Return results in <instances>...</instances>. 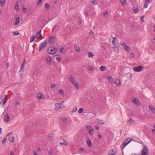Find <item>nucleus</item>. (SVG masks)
I'll use <instances>...</instances> for the list:
<instances>
[{
	"instance_id": "f257e3e1",
	"label": "nucleus",
	"mask_w": 155,
	"mask_h": 155,
	"mask_svg": "<svg viewBox=\"0 0 155 155\" xmlns=\"http://www.w3.org/2000/svg\"><path fill=\"white\" fill-rule=\"evenodd\" d=\"M7 100V98L6 95H3L0 98V104L2 107L6 103Z\"/></svg>"
},
{
	"instance_id": "f03ea898",
	"label": "nucleus",
	"mask_w": 155,
	"mask_h": 155,
	"mask_svg": "<svg viewBox=\"0 0 155 155\" xmlns=\"http://www.w3.org/2000/svg\"><path fill=\"white\" fill-rule=\"evenodd\" d=\"M47 45V41L46 40L42 42L39 45V50L40 51L43 49L45 48Z\"/></svg>"
},
{
	"instance_id": "7ed1b4c3",
	"label": "nucleus",
	"mask_w": 155,
	"mask_h": 155,
	"mask_svg": "<svg viewBox=\"0 0 155 155\" xmlns=\"http://www.w3.org/2000/svg\"><path fill=\"white\" fill-rule=\"evenodd\" d=\"M131 141L130 138H128L124 140L123 144L121 145V147L123 149Z\"/></svg>"
},
{
	"instance_id": "20e7f679",
	"label": "nucleus",
	"mask_w": 155,
	"mask_h": 155,
	"mask_svg": "<svg viewBox=\"0 0 155 155\" xmlns=\"http://www.w3.org/2000/svg\"><path fill=\"white\" fill-rule=\"evenodd\" d=\"M141 155H148V152L147 147L145 145H143V148L142 150Z\"/></svg>"
},
{
	"instance_id": "39448f33",
	"label": "nucleus",
	"mask_w": 155,
	"mask_h": 155,
	"mask_svg": "<svg viewBox=\"0 0 155 155\" xmlns=\"http://www.w3.org/2000/svg\"><path fill=\"white\" fill-rule=\"evenodd\" d=\"M86 127L87 129L88 132L91 135H93L94 134V130L92 127L89 125H87Z\"/></svg>"
},
{
	"instance_id": "423d86ee",
	"label": "nucleus",
	"mask_w": 155,
	"mask_h": 155,
	"mask_svg": "<svg viewBox=\"0 0 155 155\" xmlns=\"http://www.w3.org/2000/svg\"><path fill=\"white\" fill-rule=\"evenodd\" d=\"M56 49L54 47H50L49 48L48 50V53L49 54H54L56 53Z\"/></svg>"
},
{
	"instance_id": "0eeeda50",
	"label": "nucleus",
	"mask_w": 155,
	"mask_h": 155,
	"mask_svg": "<svg viewBox=\"0 0 155 155\" xmlns=\"http://www.w3.org/2000/svg\"><path fill=\"white\" fill-rule=\"evenodd\" d=\"M143 69V67L141 65L134 67L133 68L134 71L137 72H140L142 71Z\"/></svg>"
},
{
	"instance_id": "6e6552de",
	"label": "nucleus",
	"mask_w": 155,
	"mask_h": 155,
	"mask_svg": "<svg viewBox=\"0 0 155 155\" xmlns=\"http://www.w3.org/2000/svg\"><path fill=\"white\" fill-rule=\"evenodd\" d=\"M120 44L128 52L130 51V47L127 45L124 42H120Z\"/></svg>"
},
{
	"instance_id": "1a4fd4ad",
	"label": "nucleus",
	"mask_w": 155,
	"mask_h": 155,
	"mask_svg": "<svg viewBox=\"0 0 155 155\" xmlns=\"http://www.w3.org/2000/svg\"><path fill=\"white\" fill-rule=\"evenodd\" d=\"M63 103L64 101H62L59 103H56L55 104L56 109L57 110H59L61 108V105H63Z\"/></svg>"
},
{
	"instance_id": "9d476101",
	"label": "nucleus",
	"mask_w": 155,
	"mask_h": 155,
	"mask_svg": "<svg viewBox=\"0 0 155 155\" xmlns=\"http://www.w3.org/2000/svg\"><path fill=\"white\" fill-rule=\"evenodd\" d=\"M56 39V37L54 36H51L48 38V41L49 43H53L55 41Z\"/></svg>"
},
{
	"instance_id": "9b49d317",
	"label": "nucleus",
	"mask_w": 155,
	"mask_h": 155,
	"mask_svg": "<svg viewBox=\"0 0 155 155\" xmlns=\"http://www.w3.org/2000/svg\"><path fill=\"white\" fill-rule=\"evenodd\" d=\"M133 9L134 12L135 13H137L138 12L139 9L138 7L136 5H135V6L134 5H133Z\"/></svg>"
},
{
	"instance_id": "f8f14e48",
	"label": "nucleus",
	"mask_w": 155,
	"mask_h": 155,
	"mask_svg": "<svg viewBox=\"0 0 155 155\" xmlns=\"http://www.w3.org/2000/svg\"><path fill=\"white\" fill-rule=\"evenodd\" d=\"M86 141L87 145L89 147H91L92 146V143L91 139L88 137L86 139Z\"/></svg>"
},
{
	"instance_id": "ddd939ff",
	"label": "nucleus",
	"mask_w": 155,
	"mask_h": 155,
	"mask_svg": "<svg viewBox=\"0 0 155 155\" xmlns=\"http://www.w3.org/2000/svg\"><path fill=\"white\" fill-rule=\"evenodd\" d=\"M112 38L113 39V40L112 41L113 45L116 46L117 45L116 44L118 42V40L117 38H114L112 36H111Z\"/></svg>"
},
{
	"instance_id": "4468645a",
	"label": "nucleus",
	"mask_w": 155,
	"mask_h": 155,
	"mask_svg": "<svg viewBox=\"0 0 155 155\" xmlns=\"http://www.w3.org/2000/svg\"><path fill=\"white\" fill-rule=\"evenodd\" d=\"M115 83L116 84L119 86H121L122 85V84L119 79H117L115 80Z\"/></svg>"
},
{
	"instance_id": "2eb2a0df",
	"label": "nucleus",
	"mask_w": 155,
	"mask_h": 155,
	"mask_svg": "<svg viewBox=\"0 0 155 155\" xmlns=\"http://www.w3.org/2000/svg\"><path fill=\"white\" fill-rule=\"evenodd\" d=\"M149 108L150 110L152 111V113L154 114L155 113V108L152 105H149Z\"/></svg>"
},
{
	"instance_id": "dca6fc26",
	"label": "nucleus",
	"mask_w": 155,
	"mask_h": 155,
	"mask_svg": "<svg viewBox=\"0 0 155 155\" xmlns=\"http://www.w3.org/2000/svg\"><path fill=\"white\" fill-rule=\"evenodd\" d=\"M135 122V120H133L132 118H130L127 120V123L128 124H130Z\"/></svg>"
},
{
	"instance_id": "f3484780",
	"label": "nucleus",
	"mask_w": 155,
	"mask_h": 155,
	"mask_svg": "<svg viewBox=\"0 0 155 155\" xmlns=\"http://www.w3.org/2000/svg\"><path fill=\"white\" fill-rule=\"evenodd\" d=\"M133 102L136 105H138L139 104V101L137 99L134 98L133 99Z\"/></svg>"
},
{
	"instance_id": "a211bd4d",
	"label": "nucleus",
	"mask_w": 155,
	"mask_h": 155,
	"mask_svg": "<svg viewBox=\"0 0 155 155\" xmlns=\"http://www.w3.org/2000/svg\"><path fill=\"white\" fill-rule=\"evenodd\" d=\"M46 60L47 62L48 63L50 64L51 62V58L49 56H47L46 58Z\"/></svg>"
},
{
	"instance_id": "6ab92c4d",
	"label": "nucleus",
	"mask_w": 155,
	"mask_h": 155,
	"mask_svg": "<svg viewBox=\"0 0 155 155\" xmlns=\"http://www.w3.org/2000/svg\"><path fill=\"white\" fill-rule=\"evenodd\" d=\"M25 59L24 61H23V62L22 64H21V68H20V70L19 71V72H21L23 69L24 68V66H25Z\"/></svg>"
},
{
	"instance_id": "aec40b11",
	"label": "nucleus",
	"mask_w": 155,
	"mask_h": 155,
	"mask_svg": "<svg viewBox=\"0 0 155 155\" xmlns=\"http://www.w3.org/2000/svg\"><path fill=\"white\" fill-rule=\"evenodd\" d=\"M5 120L6 122H8L9 120V117L8 114L5 115Z\"/></svg>"
},
{
	"instance_id": "412c9836",
	"label": "nucleus",
	"mask_w": 155,
	"mask_h": 155,
	"mask_svg": "<svg viewBox=\"0 0 155 155\" xmlns=\"http://www.w3.org/2000/svg\"><path fill=\"white\" fill-rule=\"evenodd\" d=\"M107 68L105 66H101L100 68V69L101 71H103L106 70Z\"/></svg>"
},
{
	"instance_id": "4be33fe9",
	"label": "nucleus",
	"mask_w": 155,
	"mask_h": 155,
	"mask_svg": "<svg viewBox=\"0 0 155 155\" xmlns=\"http://www.w3.org/2000/svg\"><path fill=\"white\" fill-rule=\"evenodd\" d=\"M107 79L110 82L112 83L113 81V78L109 75L107 76Z\"/></svg>"
},
{
	"instance_id": "5701e85b",
	"label": "nucleus",
	"mask_w": 155,
	"mask_h": 155,
	"mask_svg": "<svg viewBox=\"0 0 155 155\" xmlns=\"http://www.w3.org/2000/svg\"><path fill=\"white\" fill-rule=\"evenodd\" d=\"M20 19L19 18H16L15 21V24L17 25L19 23Z\"/></svg>"
},
{
	"instance_id": "b1692460",
	"label": "nucleus",
	"mask_w": 155,
	"mask_h": 155,
	"mask_svg": "<svg viewBox=\"0 0 155 155\" xmlns=\"http://www.w3.org/2000/svg\"><path fill=\"white\" fill-rule=\"evenodd\" d=\"M88 54L89 58H92L94 56V54L91 51L88 52Z\"/></svg>"
},
{
	"instance_id": "393cba45",
	"label": "nucleus",
	"mask_w": 155,
	"mask_h": 155,
	"mask_svg": "<svg viewBox=\"0 0 155 155\" xmlns=\"http://www.w3.org/2000/svg\"><path fill=\"white\" fill-rule=\"evenodd\" d=\"M69 80L72 83L74 84L76 81H75L74 79L72 76H71L70 78H69Z\"/></svg>"
},
{
	"instance_id": "a878e982",
	"label": "nucleus",
	"mask_w": 155,
	"mask_h": 155,
	"mask_svg": "<svg viewBox=\"0 0 155 155\" xmlns=\"http://www.w3.org/2000/svg\"><path fill=\"white\" fill-rule=\"evenodd\" d=\"M55 59L58 62L60 61L61 60V58L58 55L55 56Z\"/></svg>"
},
{
	"instance_id": "bb28decb",
	"label": "nucleus",
	"mask_w": 155,
	"mask_h": 155,
	"mask_svg": "<svg viewBox=\"0 0 155 155\" xmlns=\"http://www.w3.org/2000/svg\"><path fill=\"white\" fill-rule=\"evenodd\" d=\"M41 30H40V31H38V32H37V33L36 34V36H39L41 38H42V36H41Z\"/></svg>"
},
{
	"instance_id": "cd10ccee",
	"label": "nucleus",
	"mask_w": 155,
	"mask_h": 155,
	"mask_svg": "<svg viewBox=\"0 0 155 155\" xmlns=\"http://www.w3.org/2000/svg\"><path fill=\"white\" fill-rule=\"evenodd\" d=\"M58 91L60 95H63L64 94V92L62 89H59Z\"/></svg>"
},
{
	"instance_id": "c85d7f7f",
	"label": "nucleus",
	"mask_w": 155,
	"mask_h": 155,
	"mask_svg": "<svg viewBox=\"0 0 155 155\" xmlns=\"http://www.w3.org/2000/svg\"><path fill=\"white\" fill-rule=\"evenodd\" d=\"M74 49L77 51H79L80 50V48L79 46H76L74 47Z\"/></svg>"
},
{
	"instance_id": "c756f323",
	"label": "nucleus",
	"mask_w": 155,
	"mask_h": 155,
	"mask_svg": "<svg viewBox=\"0 0 155 155\" xmlns=\"http://www.w3.org/2000/svg\"><path fill=\"white\" fill-rule=\"evenodd\" d=\"M9 140L11 142H12L14 141V137L12 136H10L9 137Z\"/></svg>"
},
{
	"instance_id": "7c9ffc66",
	"label": "nucleus",
	"mask_w": 155,
	"mask_h": 155,
	"mask_svg": "<svg viewBox=\"0 0 155 155\" xmlns=\"http://www.w3.org/2000/svg\"><path fill=\"white\" fill-rule=\"evenodd\" d=\"M64 142L63 143H61L60 144L62 145H64L65 146H67L68 145L67 142L65 141V140H63Z\"/></svg>"
},
{
	"instance_id": "2f4dec72",
	"label": "nucleus",
	"mask_w": 155,
	"mask_h": 155,
	"mask_svg": "<svg viewBox=\"0 0 155 155\" xmlns=\"http://www.w3.org/2000/svg\"><path fill=\"white\" fill-rule=\"evenodd\" d=\"M1 6H3L5 4V0H0Z\"/></svg>"
},
{
	"instance_id": "473e14b6",
	"label": "nucleus",
	"mask_w": 155,
	"mask_h": 155,
	"mask_svg": "<svg viewBox=\"0 0 155 155\" xmlns=\"http://www.w3.org/2000/svg\"><path fill=\"white\" fill-rule=\"evenodd\" d=\"M38 97L40 99H42L44 98L45 97L44 96L40 94L38 96Z\"/></svg>"
},
{
	"instance_id": "72a5a7b5",
	"label": "nucleus",
	"mask_w": 155,
	"mask_h": 155,
	"mask_svg": "<svg viewBox=\"0 0 155 155\" xmlns=\"http://www.w3.org/2000/svg\"><path fill=\"white\" fill-rule=\"evenodd\" d=\"M35 37L36 36H35L31 37L30 38V42H32L35 39Z\"/></svg>"
},
{
	"instance_id": "f704fd0d",
	"label": "nucleus",
	"mask_w": 155,
	"mask_h": 155,
	"mask_svg": "<svg viewBox=\"0 0 155 155\" xmlns=\"http://www.w3.org/2000/svg\"><path fill=\"white\" fill-rule=\"evenodd\" d=\"M15 9L17 11H18L19 9V7L18 5V3H17L15 7Z\"/></svg>"
},
{
	"instance_id": "c9c22d12",
	"label": "nucleus",
	"mask_w": 155,
	"mask_h": 155,
	"mask_svg": "<svg viewBox=\"0 0 155 155\" xmlns=\"http://www.w3.org/2000/svg\"><path fill=\"white\" fill-rule=\"evenodd\" d=\"M75 87L77 89L79 88V86L77 82H76L74 84Z\"/></svg>"
},
{
	"instance_id": "e433bc0d",
	"label": "nucleus",
	"mask_w": 155,
	"mask_h": 155,
	"mask_svg": "<svg viewBox=\"0 0 155 155\" xmlns=\"http://www.w3.org/2000/svg\"><path fill=\"white\" fill-rule=\"evenodd\" d=\"M13 34L15 35H18L19 34V33L17 31H15L13 32Z\"/></svg>"
},
{
	"instance_id": "4c0bfd02",
	"label": "nucleus",
	"mask_w": 155,
	"mask_h": 155,
	"mask_svg": "<svg viewBox=\"0 0 155 155\" xmlns=\"http://www.w3.org/2000/svg\"><path fill=\"white\" fill-rule=\"evenodd\" d=\"M22 8L23 10V12H25V13L27 11V8L25 7V6H23L22 7Z\"/></svg>"
},
{
	"instance_id": "58836bf2",
	"label": "nucleus",
	"mask_w": 155,
	"mask_h": 155,
	"mask_svg": "<svg viewBox=\"0 0 155 155\" xmlns=\"http://www.w3.org/2000/svg\"><path fill=\"white\" fill-rule=\"evenodd\" d=\"M45 7L46 9H48L49 8V5L47 3H46L45 4Z\"/></svg>"
},
{
	"instance_id": "ea45409f",
	"label": "nucleus",
	"mask_w": 155,
	"mask_h": 155,
	"mask_svg": "<svg viewBox=\"0 0 155 155\" xmlns=\"http://www.w3.org/2000/svg\"><path fill=\"white\" fill-rule=\"evenodd\" d=\"M61 120L64 122V123L66 124V119L63 117L61 118Z\"/></svg>"
},
{
	"instance_id": "a19ab883",
	"label": "nucleus",
	"mask_w": 155,
	"mask_h": 155,
	"mask_svg": "<svg viewBox=\"0 0 155 155\" xmlns=\"http://www.w3.org/2000/svg\"><path fill=\"white\" fill-rule=\"evenodd\" d=\"M88 69L91 71H93L94 70V68L92 66L89 67L88 68Z\"/></svg>"
},
{
	"instance_id": "79ce46f5",
	"label": "nucleus",
	"mask_w": 155,
	"mask_h": 155,
	"mask_svg": "<svg viewBox=\"0 0 155 155\" xmlns=\"http://www.w3.org/2000/svg\"><path fill=\"white\" fill-rule=\"evenodd\" d=\"M98 122L99 123L101 124H104V123L103 122V120H98Z\"/></svg>"
},
{
	"instance_id": "37998d69",
	"label": "nucleus",
	"mask_w": 155,
	"mask_h": 155,
	"mask_svg": "<svg viewBox=\"0 0 155 155\" xmlns=\"http://www.w3.org/2000/svg\"><path fill=\"white\" fill-rule=\"evenodd\" d=\"M83 109L82 108H81L78 110V113H82L83 112Z\"/></svg>"
},
{
	"instance_id": "c03bdc74",
	"label": "nucleus",
	"mask_w": 155,
	"mask_h": 155,
	"mask_svg": "<svg viewBox=\"0 0 155 155\" xmlns=\"http://www.w3.org/2000/svg\"><path fill=\"white\" fill-rule=\"evenodd\" d=\"M6 140H7V139H6V138H4L3 139V140H2V143H3V144L5 143L6 142Z\"/></svg>"
},
{
	"instance_id": "a18cd8bd",
	"label": "nucleus",
	"mask_w": 155,
	"mask_h": 155,
	"mask_svg": "<svg viewBox=\"0 0 155 155\" xmlns=\"http://www.w3.org/2000/svg\"><path fill=\"white\" fill-rule=\"evenodd\" d=\"M91 2L93 4H96V0H90Z\"/></svg>"
},
{
	"instance_id": "49530a36",
	"label": "nucleus",
	"mask_w": 155,
	"mask_h": 155,
	"mask_svg": "<svg viewBox=\"0 0 155 155\" xmlns=\"http://www.w3.org/2000/svg\"><path fill=\"white\" fill-rule=\"evenodd\" d=\"M120 2L121 3L124 5V3H126V2L125 0H120Z\"/></svg>"
},
{
	"instance_id": "de8ad7c7",
	"label": "nucleus",
	"mask_w": 155,
	"mask_h": 155,
	"mask_svg": "<svg viewBox=\"0 0 155 155\" xmlns=\"http://www.w3.org/2000/svg\"><path fill=\"white\" fill-rule=\"evenodd\" d=\"M144 18V16H142L140 18V21L141 22H144V21H143Z\"/></svg>"
},
{
	"instance_id": "09e8293b",
	"label": "nucleus",
	"mask_w": 155,
	"mask_h": 155,
	"mask_svg": "<svg viewBox=\"0 0 155 155\" xmlns=\"http://www.w3.org/2000/svg\"><path fill=\"white\" fill-rule=\"evenodd\" d=\"M60 50L61 53H64V49L63 47L61 48Z\"/></svg>"
},
{
	"instance_id": "8fccbe9b",
	"label": "nucleus",
	"mask_w": 155,
	"mask_h": 155,
	"mask_svg": "<svg viewBox=\"0 0 155 155\" xmlns=\"http://www.w3.org/2000/svg\"><path fill=\"white\" fill-rule=\"evenodd\" d=\"M42 0H38L37 2V5H38L39 4H40L42 2Z\"/></svg>"
},
{
	"instance_id": "3c124183",
	"label": "nucleus",
	"mask_w": 155,
	"mask_h": 155,
	"mask_svg": "<svg viewBox=\"0 0 155 155\" xmlns=\"http://www.w3.org/2000/svg\"><path fill=\"white\" fill-rule=\"evenodd\" d=\"M77 107H75L73 108V109L72 110V111L73 112H75L77 111Z\"/></svg>"
},
{
	"instance_id": "603ef678",
	"label": "nucleus",
	"mask_w": 155,
	"mask_h": 155,
	"mask_svg": "<svg viewBox=\"0 0 155 155\" xmlns=\"http://www.w3.org/2000/svg\"><path fill=\"white\" fill-rule=\"evenodd\" d=\"M51 87L54 89L55 87V85L54 84H52L51 85Z\"/></svg>"
},
{
	"instance_id": "864d4df0",
	"label": "nucleus",
	"mask_w": 155,
	"mask_h": 155,
	"mask_svg": "<svg viewBox=\"0 0 155 155\" xmlns=\"http://www.w3.org/2000/svg\"><path fill=\"white\" fill-rule=\"evenodd\" d=\"M114 152V150L113 149H112L111 150V151H110L109 152V154L113 153Z\"/></svg>"
},
{
	"instance_id": "5fc2aeb1",
	"label": "nucleus",
	"mask_w": 155,
	"mask_h": 155,
	"mask_svg": "<svg viewBox=\"0 0 155 155\" xmlns=\"http://www.w3.org/2000/svg\"><path fill=\"white\" fill-rule=\"evenodd\" d=\"M33 154L34 155H38L37 153V152L36 151H34L33 152Z\"/></svg>"
},
{
	"instance_id": "6e6d98bb",
	"label": "nucleus",
	"mask_w": 155,
	"mask_h": 155,
	"mask_svg": "<svg viewBox=\"0 0 155 155\" xmlns=\"http://www.w3.org/2000/svg\"><path fill=\"white\" fill-rule=\"evenodd\" d=\"M89 34L90 35H94V31H91L89 32Z\"/></svg>"
},
{
	"instance_id": "4d7b16f0",
	"label": "nucleus",
	"mask_w": 155,
	"mask_h": 155,
	"mask_svg": "<svg viewBox=\"0 0 155 155\" xmlns=\"http://www.w3.org/2000/svg\"><path fill=\"white\" fill-rule=\"evenodd\" d=\"M107 14H108V12H106L105 13H103V15H104V16L105 17H106L107 15Z\"/></svg>"
},
{
	"instance_id": "13d9d810",
	"label": "nucleus",
	"mask_w": 155,
	"mask_h": 155,
	"mask_svg": "<svg viewBox=\"0 0 155 155\" xmlns=\"http://www.w3.org/2000/svg\"><path fill=\"white\" fill-rule=\"evenodd\" d=\"M148 5L147 4H145L144 5L143 8H146L147 7Z\"/></svg>"
},
{
	"instance_id": "bf43d9fd",
	"label": "nucleus",
	"mask_w": 155,
	"mask_h": 155,
	"mask_svg": "<svg viewBox=\"0 0 155 155\" xmlns=\"http://www.w3.org/2000/svg\"><path fill=\"white\" fill-rule=\"evenodd\" d=\"M131 57L132 58H134L135 56V54L133 53H131Z\"/></svg>"
},
{
	"instance_id": "052dcab7",
	"label": "nucleus",
	"mask_w": 155,
	"mask_h": 155,
	"mask_svg": "<svg viewBox=\"0 0 155 155\" xmlns=\"http://www.w3.org/2000/svg\"><path fill=\"white\" fill-rule=\"evenodd\" d=\"M116 153L114 151L113 153L112 154H109V155H116Z\"/></svg>"
},
{
	"instance_id": "680f3d73",
	"label": "nucleus",
	"mask_w": 155,
	"mask_h": 155,
	"mask_svg": "<svg viewBox=\"0 0 155 155\" xmlns=\"http://www.w3.org/2000/svg\"><path fill=\"white\" fill-rule=\"evenodd\" d=\"M150 2V0H146L145 2L146 3H149Z\"/></svg>"
},
{
	"instance_id": "e2e57ef3",
	"label": "nucleus",
	"mask_w": 155,
	"mask_h": 155,
	"mask_svg": "<svg viewBox=\"0 0 155 155\" xmlns=\"http://www.w3.org/2000/svg\"><path fill=\"white\" fill-rule=\"evenodd\" d=\"M79 150L82 151H83L84 150V148L82 147H80L79 149Z\"/></svg>"
},
{
	"instance_id": "0e129e2a",
	"label": "nucleus",
	"mask_w": 155,
	"mask_h": 155,
	"mask_svg": "<svg viewBox=\"0 0 155 155\" xmlns=\"http://www.w3.org/2000/svg\"><path fill=\"white\" fill-rule=\"evenodd\" d=\"M10 155H14V154L13 153V152L12 150L10 151Z\"/></svg>"
},
{
	"instance_id": "69168bd1",
	"label": "nucleus",
	"mask_w": 155,
	"mask_h": 155,
	"mask_svg": "<svg viewBox=\"0 0 155 155\" xmlns=\"http://www.w3.org/2000/svg\"><path fill=\"white\" fill-rule=\"evenodd\" d=\"M152 132L153 133L155 134V129H152Z\"/></svg>"
},
{
	"instance_id": "338daca9",
	"label": "nucleus",
	"mask_w": 155,
	"mask_h": 155,
	"mask_svg": "<svg viewBox=\"0 0 155 155\" xmlns=\"http://www.w3.org/2000/svg\"><path fill=\"white\" fill-rule=\"evenodd\" d=\"M51 136H49V135H48V136H47L45 137V138H49V137H51Z\"/></svg>"
},
{
	"instance_id": "774afa93",
	"label": "nucleus",
	"mask_w": 155,
	"mask_h": 155,
	"mask_svg": "<svg viewBox=\"0 0 155 155\" xmlns=\"http://www.w3.org/2000/svg\"><path fill=\"white\" fill-rule=\"evenodd\" d=\"M95 128L97 130H99V127L98 126H96Z\"/></svg>"
}]
</instances>
